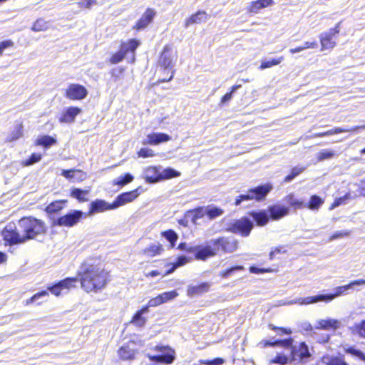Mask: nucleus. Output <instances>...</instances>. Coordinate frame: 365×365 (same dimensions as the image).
Segmentation results:
<instances>
[{
	"label": "nucleus",
	"instance_id": "1",
	"mask_svg": "<svg viewBox=\"0 0 365 365\" xmlns=\"http://www.w3.org/2000/svg\"><path fill=\"white\" fill-rule=\"evenodd\" d=\"M78 282L86 292H98L108 282V273L98 265L83 263L78 271Z\"/></svg>",
	"mask_w": 365,
	"mask_h": 365
},
{
	"label": "nucleus",
	"instance_id": "2",
	"mask_svg": "<svg viewBox=\"0 0 365 365\" xmlns=\"http://www.w3.org/2000/svg\"><path fill=\"white\" fill-rule=\"evenodd\" d=\"M365 285V279H360L351 282L346 285L339 286L334 289L333 293L329 294H320L315 296H310L304 298H297L294 300L289 302L288 304H299L302 305H307L310 304H315L319 302L326 303L331 302L336 297L346 294L348 291L353 289L354 286Z\"/></svg>",
	"mask_w": 365,
	"mask_h": 365
},
{
	"label": "nucleus",
	"instance_id": "3",
	"mask_svg": "<svg viewBox=\"0 0 365 365\" xmlns=\"http://www.w3.org/2000/svg\"><path fill=\"white\" fill-rule=\"evenodd\" d=\"M19 227L23 234L25 242L44 234L46 230L43 222L32 217L21 218L19 221Z\"/></svg>",
	"mask_w": 365,
	"mask_h": 365
},
{
	"label": "nucleus",
	"instance_id": "4",
	"mask_svg": "<svg viewBox=\"0 0 365 365\" xmlns=\"http://www.w3.org/2000/svg\"><path fill=\"white\" fill-rule=\"evenodd\" d=\"M180 175V172L171 168H167L160 171L157 167H148L143 172V178L145 182L150 184L176 178Z\"/></svg>",
	"mask_w": 365,
	"mask_h": 365
},
{
	"label": "nucleus",
	"instance_id": "5",
	"mask_svg": "<svg viewBox=\"0 0 365 365\" xmlns=\"http://www.w3.org/2000/svg\"><path fill=\"white\" fill-rule=\"evenodd\" d=\"M272 185L270 183L260 185L257 187L250 188L247 193L237 196L235 199V205H240L243 201L255 200L262 201L264 200L269 192L272 190Z\"/></svg>",
	"mask_w": 365,
	"mask_h": 365
},
{
	"label": "nucleus",
	"instance_id": "6",
	"mask_svg": "<svg viewBox=\"0 0 365 365\" xmlns=\"http://www.w3.org/2000/svg\"><path fill=\"white\" fill-rule=\"evenodd\" d=\"M187 252L193 253L195 258L200 261H206L218 254L214 239L206 242L205 245L189 247Z\"/></svg>",
	"mask_w": 365,
	"mask_h": 365
},
{
	"label": "nucleus",
	"instance_id": "7",
	"mask_svg": "<svg viewBox=\"0 0 365 365\" xmlns=\"http://www.w3.org/2000/svg\"><path fill=\"white\" fill-rule=\"evenodd\" d=\"M153 350L160 352L158 355L148 354L150 361L156 364H171L175 359V351L169 346L157 345Z\"/></svg>",
	"mask_w": 365,
	"mask_h": 365
},
{
	"label": "nucleus",
	"instance_id": "8",
	"mask_svg": "<svg viewBox=\"0 0 365 365\" xmlns=\"http://www.w3.org/2000/svg\"><path fill=\"white\" fill-rule=\"evenodd\" d=\"M253 227V221L247 217H243L232 222L229 225L227 230L234 234L240 235L242 237H247Z\"/></svg>",
	"mask_w": 365,
	"mask_h": 365
},
{
	"label": "nucleus",
	"instance_id": "9",
	"mask_svg": "<svg viewBox=\"0 0 365 365\" xmlns=\"http://www.w3.org/2000/svg\"><path fill=\"white\" fill-rule=\"evenodd\" d=\"M4 240L9 245H18L25 242L22 232L17 230L14 224L7 225L2 231Z\"/></svg>",
	"mask_w": 365,
	"mask_h": 365
},
{
	"label": "nucleus",
	"instance_id": "10",
	"mask_svg": "<svg viewBox=\"0 0 365 365\" xmlns=\"http://www.w3.org/2000/svg\"><path fill=\"white\" fill-rule=\"evenodd\" d=\"M87 88L79 83H70L65 90V97L71 101H81L88 96Z\"/></svg>",
	"mask_w": 365,
	"mask_h": 365
},
{
	"label": "nucleus",
	"instance_id": "11",
	"mask_svg": "<svg viewBox=\"0 0 365 365\" xmlns=\"http://www.w3.org/2000/svg\"><path fill=\"white\" fill-rule=\"evenodd\" d=\"M218 253H233L238 249L239 242L232 237H221L214 239Z\"/></svg>",
	"mask_w": 365,
	"mask_h": 365
},
{
	"label": "nucleus",
	"instance_id": "12",
	"mask_svg": "<svg viewBox=\"0 0 365 365\" xmlns=\"http://www.w3.org/2000/svg\"><path fill=\"white\" fill-rule=\"evenodd\" d=\"M84 213L81 210H73L63 216L58 217L55 224L58 226L73 227L83 217Z\"/></svg>",
	"mask_w": 365,
	"mask_h": 365
},
{
	"label": "nucleus",
	"instance_id": "13",
	"mask_svg": "<svg viewBox=\"0 0 365 365\" xmlns=\"http://www.w3.org/2000/svg\"><path fill=\"white\" fill-rule=\"evenodd\" d=\"M78 282L77 277H67L56 284L48 285L47 289L58 297L64 289L68 290L72 287H75Z\"/></svg>",
	"mask_w": 365,
	"mask_h": 365
},
{
	"label": "nucleus",
	"instance_id": "14",
	"mask_svg": "<svg viewBox=\"0 0 365 365\" xmlns=\"http://www.w3.org/2000/svg\"><path fill=\"white\" fill-rule=\"evenodd\" d=\"M341 22L337 23L334 28H331L328 33H325L320 37L321 50H328L333 48L336 42L334 37L340 32Z\"/></svg>",
	"mask_w": 365,
	"mask_h": 365
},
{
	"label": "nucleus",
	"instance_id": "15",
	"mask_svg": "<svg viewBox=\"0 0 365 365\" xmlns=\"http://www.w3.org/2000/svg\"><path fill=\"white\" fill-rule=\"evenodd\" d=\"M311 356L309 347L305 342L294 345L290 351L291 361H300Z\"/></svg>",
	"mask_w": 365,
	"mask_h": 365
},
{
	"label": "nucleus",
	"instance_id": "16",
	"mask_svg": "<svg viewBox=\"0 0 365 365\" xmlns=\"http://www.w3.org/2000/svg\"><path fill=\"white\" fill-rule=\"evenodd\" d=\"M156 16V11L152 8H147L144 13L142 14L140 18L136 21L135 25L133 26V29L140 31L145 29L149 24H150L155 16Z\"/></svg>",
	"mask_w": 365,
	"mask_h": 365
},
{
	"label": "nucleus",
	"instance_id": "17",
	"mask_svg": "<svg viewBox=\"0 0 365 365\" xmlns=\"http://www.w3.org/2000/svg\"><path fill=\"white\" fill-rule=\"evenodd\" d=\"M138 195V189L121 193L118 195L115 200L113 202V207L116 209L126 203L130 202L134 200Z\"/></svg>",
	"mask_w": 365,
	"mask_h": 365
},
{
	"label": "nucleus",
	"instance_id": "18",
	"mask_svg": "<svg viewBox=\"0 0 365 365\" xmlns=\"http://www.w3.org/2000/svg\"><path fill=\"white\" fill-rule=\"evenodd\" d=\"M113 207V202L108 203L103 200L97 199L91 202L88 215H93L107 210H115Z\"/></svg>",
	"mask_w": 365,
	"mask_h": 365
},
{
	"label": "nucleus",
	"instance_id": "19",
	"mask_svg": "<svg viewBox=\"0 0 365 365\" xmlns=\"http://www.w3.org/2000/svg\"><path fill=\"white\" fill-rule=\"evenodd\" d=\"M209 17L208 14L204 10H197L195 13L191 14L184 21V26L189 27L193 24H200L205 23Z\"/></svg>",
	"mask_w": 365,
	"mask_h": 365
},
{
	"label": "nucleus",
	"instance_id": "20",
	"mask_svg": "<svg viewBox=\"0 0 365 365\" xmlns=\"http://www.w3.org/2000/svg\"><path fill=\"white\" fill-rule=\"evenodd\" d=\"M81 113V109L76 106H70L66 108L61 114L58 121L61 123H72L76 116Z\"/></svg>",
	"mask_w": 365,
	"mask_h": 365
},
{
	"label": "nucleus",
	"instance_id": "21",
	"mask_svg": "<svg viewBox=\"0 0 365 365\" xmlns=\"http://www.w3.org/2000/svg\"><path fill=\"white\" fill-rule=\"evenodd\" d=\"M171 140V136L164 133H151L147 135L146 139L143 141V145H158Z\"/></svg>",
	"mask_w": 365,
	"mask_h": 365
},
{
	"label": "nucleus",
	"instance_id": "22",
	"mask_svg": "<svg viewBox=\"0 0 365 365\" xmlns=\"http://www.w3.org/2000/svg\"><path fill=\"white\" fill-rule=\"evenodd\" d=\"M140 41L135 38L128 39L127 41H122L119 46V51L126 56L128 53H131L133 55V62L135 61V53L138 47L140 46Z\"/></svg>",
	"mask_w": 365,
	"mask_h": 365
},
{
	"label": "nucleus",
	"instance_id": "23",
	"mask_svg": "<svg viewBox=\"0 0 365 365\" xmlns=\"http://www.w3.org/2000/svg\"><path fill=\"white\" fill-rule=\"evenodd\" d=\"M171 50V46L167 44L163 47V49L160 55L159 63L162 67H163L164 71H166L167 69L171 71L173 68V60L170 54Z\"/></svg>",
	"mask_w": 365,
	"mask_h": 365
},
{
	"label": "nucleus",
	"instance_id": "24",
	"mask_svg": "<svg viewBox=\"0 0 365 365\" xmlns=\"http://www.w3.org/2000/svg\"><path fill=\"white\" fill-rule=\"evenodd\" d=\"M289 209L280 205H273L268 207L267 212L269 217L277 220L289 214Z\"/></svg>",
	"mask_w": 365,
	"mask_h": 365
},
{
	"label": "nucleus",
	"instance_id": "25",
	"mask_svg": "<svg viewBox=\"0 0 365 365\" xmlns=\"http://www.w3.org/2000/svg\"><path fill=\"white\" fill-rule=\"evenodd\" d=\"M273 4V0L253 1L247 6L246 11L249 14H257L261 9L272 6Z\"/></svg>",
	"mask_w": 365,
	"mask_h": 365
},
{
	"label": "nucleus",
	"instance_id": "26",
	"mask_svg": "<svg viewBox=\"0 0 365 365\" xmlns=\"http://www.w3.org/2000/svg\"><path fill=\"white\" fill-rule=\"evenodd\" d=\"M210 287L209 282H202L197 285H189L187 289V294L190 297L200 295L208 292Z\"/></svg>",
	"mask_w": 365,
	"mask_h": 365
},
{
	"label": "nucleus",
	"instance_id": "27",
	"mask_svg": "<svg viewBox=\"0 0 365 365\" xmlns=\"http://www.w3.org/2000/svg\"><path fill=\"white\" fill-rule=\"evenodd\" d=\"M205 215H206L205 207H198L188 210L185 214V217L190 218L194 225H197V220L202 218Z\"/></svg>",
	"mask_w": 365,
	"mask_h": 365
},
{
	"label": "nucleus",
	"instance_id": "28",
	"mask_svg": "<svg viewBox=\"0 0 365 365\" xmlns=\"http://www.w3.org/2000/svg\"><path fill=\"white\" fill-rule=\"evenodd\" d=\"M148 312L147 307H143L141 309L137 311L132 319V323L138 327H143L146 323V319L143 315Z\"/></svg>",
	"mask_w": 365,
	"mask_h": 365
},
{
	"label": "nucleus",
	"instance_id": "29",
	"mask_svg": "<svg viewBox=\"0 0 365 365\" xmlns=\"http://www.w3.org/2000/svg\"><path fill=\"white\" fill-rule=\"evenodd\" d=\"M56 143L57 140L55 137L47 135L38 137L35 142L36 145L42 146L43 148H48Z\"/></svg>",
	"mask_w": 365,
	"mask_h": 365
},
{
	"label": "nucleus",
	"instance_id": "30",
	"mask_svg": "<svg viewBox=\"0 0 365 365\" xmlns=\"http://www.w3.org/2000/svg\"><path fill=\"white\" fill-rule=\"evenodd\" d=\"M251 216L252 217L253 220L256 222L257 225L259 226L265 225L268 222L269 218L268 212H267L264 210H262L259 212H252L251 213Z\"/></svg>",
	"mask_w": 365,
	"mask_h": 365
},
{
	"label": "nucleus",
	"instance_id": "31",
	"mask_svg": "<svg viewBox=\"0 0 365 365\" xmlns=\"http://www.w3.org/2000/svg\"><path fill=\"white\" fill-rule=\"evenodd\" d=\"M135 350L131 349L128 345L123 346L118 350V354L123 360H133L135 356Z\"/></svg>",
	"mask_w": 365,
	"mask_h": 365
},
{
	"label": "nucleus",
	"instance_id": "32",
	"mask_svg": "<svg viewBox=\"0 0 365 365\" xmlns=\"http://www.w3.org/2000/svg\"><path fill=\"white\" fill-rule=\"evenodd\" d=\"M24 126L22 123H19L16 125L14 130H12L7 138L6 139V142H13L19 140L24 135Z\"/></svg>",
	"mask_w": 365,
	"mask_h": 365
},
{
	"label": "nucleus",
	"instance_id": "33",
	"mask_svg": "<svg viewBox=\"0 0 365 365\" xmlns=\"http://www.w3.org/2000/svg\"><path fill=\"white\" fill-rule=\"evenodd\" d=\"M205 214L210 220H214L217 217L221 216L224 211L220 207H216L213 205H210L205 207Z\"/></svg>",
	"mask_w": 365,
	"mask_h": 365
},
{
	"label": "nucleus",
	"instance_id": "34",
	"mask_svg": "<svg viewBox=\"0 0 365 365\" xmlns=\"http://www.w3.org/2000/svg\"><path fill=\"white\" fill-rule=\"evenodd\" d=\"M245 269L242 265H234L220 272L219 276L223 279H228L237 272L244 271Z\"/></svg>",
	"mask_w": 365,
	"mask_h": 365
},
{
	"label": "nucleus",
	"instance_id": "35",
	"mask_svg": "<svg viewBox=\"0 0 365 365\" xmlns=\"http://www.w3.org/2000/svg\"><path fill=\"white\" fill-rule=\"evenodd\" d=\"M351 333L361 338H365V319L356 322L350 327Z\"/></svg>",
	"mask_w": 365,
	"mask_h": 365
},
{
	"label": "nucleus",
	"instance_id": "36",
	"mask_svg": "<svg viewBox=\"0 0 365 365\" xmlns=\"http://www.w3.org/2000/svg\"><path fill=\"white\" fill-rule=\"evenodd\" d=\"M66 202V200H58L52 202L46 207V211L49 214L56 213L62 210Z\"/></svg>",
	"mask_w": 365,
	"mask_h": 365
},
{
	"label": "nucleus",
	"instance_id": "37",
	"mask_svg": "<svg viewBox=\"0 0 365 365\" xmlns=\"http://www.w3.org/2000/svg\"><path fill=\"white\" fill-rule=\"evenodd\" d=\"M88 190H82L81 188H73L71 192V196L80 202H85L88 200L86 196L88 195Z\"/></svg>",
	"mask_w": 365,
	"mask_h": 365
},
{
	"label": "nucleus",
	"instance_id": "38",
	"mask_svg": "<svg viewBox=\"0 0 365 365\" xmlns=\"http://www.w3.org/2000/svg\"><path fill=\"white\" fill-rule=\"evenodd\" d=\"M339 324L340 323L338 320L333 319H322L319 322V327L324 329H337Z\"/></svg>",
	"mask_w": 365,
	"mask_h": 365
},
{
	"label": "nucleus",
	"instance_id": "39",
	"mask_svg": "<svg viewBox=\"0 0 365 365\" xmlns=\"http://www.w3.org/2000/svg\"><path fill=\"white\" fill-rule=\"evenodd\" d=\"M284 60L283 56H279L278 58H272L269 61H264L261 63L259 66V69L264 70L268 68H271L274 66H277L281 63V62Z\"/></svg>",
	"mask_w": 365,
	"mask_h": 365
},
{
	"label": "nucleus",
	"instance_id": "40",
	"mask_svg": "<svg viewBox=\"0 0 365 365\" xmlns=\"http://www.w3.org/2000/svg\"><path fill=\"white\" fill-rule=\"evenodd\" d=\"M323 203L324 200L319 196L314 195L311 196L307 207L313 210H318Z\"/></svg>",
	"mask_w": 365,
	"mask_h": 365
},
{
	"label": "nucleus",
	"instance_id": "41",
	"mask_svg": "<svg viewBox=\"0 0 365 365\" xmlns=\"http://www.w3.org/2000/svg\"><path fill=\"white\" fill-rule=\"evenodd\" d=\"M134 178L130 173H125L114 180V184L123 187L133 180Z\"/></svg>",
	"mask_w": 365,
	"mask_h": 365
},
{
	"label": "nucleus",
	"instance_id": "42",
	"mask_svg": "<svg viewBox=\"0 0 365 365\" xmlns=\"http://www.w3.org/2000/svg\"><path fill=\"white\" fill-rule=\"evenodd\" d=\"M305 169H306V167L299 166V165L293 168L291 170V173L284 178V181L285 182H289L292 181L296 177H297L300 173H302Z\"/></svg>",
	"mask_w": 365,
	"mask_h": 365
},
{
	"label": "nucleus",
	"instance_id": "43",
	"mask_svg": "<svg viewBox=\"0 0 365 365\" xmlns=\"http://www.w3.org/2000/svg\"><path fill=\"white\" fill-rule=\"evenodd\" d=\"M305 169H306V167L299 166V165L293 168L291 170V173L284 178V181L285 182H289L292 181L296 177H297L300 173H302Z\"/></svg>",
	"mask_w": 365,
	"mask_h": 365
},
{
	"label": "nucleus",
	"instance_id": "44",
	"mask_svg": "<svg viewBox=\"0 0 365 365\" xmlns=\"http://www.w3.org/2000/svg\"><path fill=\"white\" fill-rule=\"evenodd\" d=\"M291 361V357L284 354H277V355L272 359L269 361V364H277L279 365H286Z\"/></svg>",
	"mask_w": 365,
	"mask_h": 365
},
{
	"label": "nucleus",
	"instance_id": "45",
	"mask_svg": "<svg viewBox=\"0 0 365 365\" xmlns=\"http://www.w3.org/2000/svg\"><path fill=\"white\" fill-rule=\"evenodd\" d=\"M242 87V85L241 84H235L234 86H232L231 88H230V90L229 92H227V93H225L224 96H222L221 99H220V104L223 105L225 104V103H227V101H230L232 98V96H233V93L237 90L239 89L240 88Z\"/></svg>",
	"mask_w": 365,
	"mask_h": 365
},
{
	"label": "nucleus",
	"instance_id": "46",
	"mask_svg": "<svg viewBox=\"0 0 365 365\" xmlns=\"http://www.w3.org/2000/svg\"><path fill=\"white\" fill-rule=\"evenodd\" d=\"M162 235L171 244L172 247L175 246V242L178 239L177 233L173 230L163 232Z\"/></svg>",
	"mask_w": 365,
	"mask_h": 365
},
{
	"label": "nucleus",
	"instance_id": "47",
	"mask_svg": "<svg viewBox=\"0 0 365 365\" xmlns=\"http://www.w3.org/2000/svg\"><path fill=\"white\" fill-rule=\"evenodd\" d=\"M178 295V292L175 290H173L170 292H165L159 294V297L162 301V304H164L175 299Z\"/></svg>",
	"mask_w": 365,
	"mask_h": 365
},
{
	"label": "nucleus",
	"instance_id": "48",
	"mask_svg": "<svg viewBox=\"0 0 365 365\" xmlns=\"http://www.w3.org/2000/svg\"><path fill=\"white\" fill-rule=\"evenodd\" d=\"M225 359L220 357L213 359H200L198 361V365H222Z\"/></svg>",
	"mask_w": 365,
	"mask_h": 365
},
{
	"label": "nucleus",
	"instance_id": "49",
	"mask_svg": "<svg viewBox=\"0 0 365 365\" xmlns=\"http://www.w3.org/2000/svg\"><path fill=\"white\" fill-rule=\"evenodd\" d=\"M163 250V247L160 245H152L149 247L146 248L144 252L148 256L153 257L156 255H159Z\"/></svg>",
	"mask_w": 365,
	"mask_h": 365
},
{
	"label": "nucleus",
	"instance_id": "50",
	"mask_svg": "<svg viewBox=\"0 0 365 365\" xmlns=\"http://www.w3.org/2000/svg\"><path fill=\"white\" fill-rule=\"evenodd\" d=\"M188 262V259L187 258L186 256L185 255H181L180 257H178L176 259V262L173 264V267L167 271L166 274H170L172 273L173 272H174V270L177 268V267H181V266H183L184 264H185L187 262Z\"/></svg>",
	"mask_w": 365,
	"mask_h": 365
},
{
	"label": "nucleus",
	"instance_id": "51",
	"mask_svg": "<svg viewBox=\"0 0 365 365\" xmlns=\"http://www.w3.org/2000/svg\"><path fill=\"white\" fill-rule=\"evenodd\" d=\"M360 128H365V126H362V127L355 126V127H351V128H343L336 127V128L330 129V130L331 132V135H334V134H339V133H342L354 132V131L358 130Z\"/></svg>",
	"mask_w": 365,
	"mask_h": 365
},
{
	"label": "nucleus",
	"instance_id": "52",
	"mask_svg": "<svg viewBox=\"0 0 365 365\" xmlns=\"http://www.w3.org/2000/svg\"><path fill=\"white\" fill-rule=\"evenodd\" d=\"M269 328L271 330H273L277 333L279 336L283 335H290L292 333V331L291 329L289 328H284V327H278L274 326V324H269Z\"/></svg>",
	"mask_w": 365,
	"mask_h": 365
},
{
	"label": "nucleus",
	"instance_id": "53",
	"mask_svg": "<svg viewBox=\"0 0 365 365\" xmlns=\"http://www.w3.org/2000/svg\"><path fill=\"white\" fill-rule=\"evenodd\" d=\"M346 352L347 354H350L351 356H355L361 359V361H365V354L362 352L361 350L357 349L354 347H349Z\"/></svg>",
	"mask_w": 365,
	"mask_h": 365
},
{
	"label": "nucleus",
	"instance_id": "54",
	"mask_svg": "<svg viewBox=\"0 0 365 365\" xmlns=\"http://www.w3.org/2000/svg\"><path fill=\"white\" fill-rule=\"evenodd\" d=\"M125 58V56H123V53L118 51L110 56L108 61L110 64H117L121 62Z\"/></svg>",
	"mask_w": 365,
	"mask_h": 365
},
{
	"label": "nucleus",
	"instance_id": "55",
	"mask_svg": "<svg viewBox=\"0 0 365 365\" xmlns=\"http://www.w3.org/2000/svg\"><path fill=\"white\" fill-rule=\"evenodd\" d=\"M287 202L297 208H301L303 206V202L296 199L293 195H289L287 197Z\"/></svg>",
	"mask_w": 365,
	"mask_h": 365
},
{
	"label": "nucleus",
	"instance_id": "56",
	"mask_svg": "<svg viewBox=\"0 0 365 365\" xmlns=\"http://www.w3.org/2000/svg\"><path fill=\"white\" fill-rule=\"evenodd\" d=\"M46 29V24L44 21L41 19L36 20L32 26V30L34 31H42Z\"/></svg>",
	"mask_w": 365,
	"mask_h": 365
},
{
	"label": "nucleus",
	"instance_id": "57",
	"mask_svg": "<svg viewBox=\"0 0 365 365\" xmlns=\"http://www.w3.org/2000/svg\"><path fill=\"white\" fill-rule=\"evenodd\" d=\"M138 156L139 158H152L154 156V152L153 150L148 148H142L138 152Z\"/></svg>",
	"mask_w": 365,
	"mask_h": 365
},
{
	"label": "nucleus",
	"instance_id": "58",
	"mask_svg": "<svg viewBox=\"0 0 365 365\" xmlns=\"http://www.w3.org/2000/svg\"><path fill=\"white\" fill-rule=\"evenodd\" d=\"M334 156V152L331 150H322L318 154L319 160H324L327 158H331Z\"/></svg>",
	"mask_w": 365,
	"mask_h": 365
},
{
	"label": "nucleus",
	"instance_id": "59",
	"mask_svg": "<svg viewBox=\"0 0 365 365\" xmlns=\"http://www.w3.org/2000/svg\"><path fill=\"white\" fill-rule=\"evenodd\" d=\"M81 171L75 169L62 170L61 175L68 179H73L76 175L80 173Z\"/></svg>",
	"mask_w": 365,
	"mask_h": 365
},
{
	"label": "nucleus",
	"instance_id": "60",
	"mask_svg": "<svg viewBox=\"0 0 365 365\" xmlns=\"http://www.w3.org/2000/svg\"><path fill=\"white\" fill-rule=\"evenodd\" d=\"M350 235V232L347 230L336 231L331 235L329 241H333L339 238L348 237Z\"/></svg>",
	"mask_w": 365,
	"mask_h": 365
},
{
	"label": "nucleus",
	"instance_id": "61",
	"mask_svg": "<svg viewBox=\"0 0 365 365\" xmlns=\"http://www.w3.org/2000/svg\"><path fill=\"white\" fill-rule=\"evenodd\" d=\"M97 4L96 0H81L78 2V6L81 9H90L93 5Z\"/></svg>",
	"mask_w": 365,
	"mask_h": 365
},
{
	"label": "nucleus",
	"instance_id": "62",
	"mask_svg": "<svg viewBox=\"0 0 365 365\" xmlns=\"http://www.w3.org/2000/svg\"><path fill=\"white\" fill-rule=\"evenodd\" d=\"M14 46V43L11 39H7L0 42V56H2L5 49L13 47Z\"/></svg>",
	"mask_w": 365,
	"mask_h": 365
},
{
	"label": "nucleus",
	"instance_id": "63",
	"mask_svg": "<svg viewBox=\"0 0 365 365\" xmlns=\"http://www.w3.org/2000/svg\"><path fill=\"white\" fill-rule=\"evenodd\" d=\"M47 296H48V292L46 290L39 292L35 294L32 297H31L28 300L27 303L34 302L37 301L38 299H40L41 297H47Z\"/></svg>",
	"mask_w": 365,
	"mask_h": 365
},
{
	"label": "nucleus",
	"instance_id": "64",
	"mask_svg": "<svg viewBox=\"0 0 365 365\" xmlns=\"http://www.w3.org/2000/svg\"><path fill=\"white\" fill-rule=\"evenodd\" d=\"M327 365H349L346 361L338 357H334L330 359Z\"/></svg>",
	"mask_w": 365,
	"mask_h": 365
}]
</instances>
